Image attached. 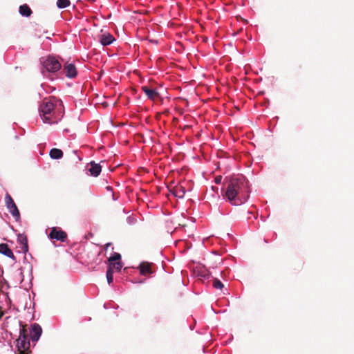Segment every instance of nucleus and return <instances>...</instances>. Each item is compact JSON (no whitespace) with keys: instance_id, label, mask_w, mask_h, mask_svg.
<instances>
[{"instance_id":"nucleus-23","label":"nucleus","mask_w":354,"mask_h":354,"mask_svg":"<svg viewBox=\"0 0 354 354\" xmlns=\"http://www.w3.org/2000/svg\"><path fill=\"white\" fill-rule=\"evenodd\" d=\"M214 182L216 183V184H221V182H222V176H218L215 178L214 179Z\"/></svg>"},{"instance_id":"nucleus-21","label":"nucleus","mask_w":354,"mask_h":354,"mask_svg":"<svg viewBox=\"0 0 354 354\" xmlns=\"http://www.w3.org/2000/svg\"><path fill=\"white\" fill-rule=\"evenodd\" d=\"M113 272L111 268H108L106 271V279L109 284H111L113 281Z\"/></svg>"},{"instance_id":"nucleus-14","label":"nucleus","mask_w":354,"mask_h":354,"mask_svg":"<svg viewBox=\"0 0 354 354\" xmlns=\"http://www.w3.org/2000/svg\"><path fill=\"white\" fill-rule=\"evenodd\" d=\"M32 10L27 4H24L19 6V13L24 17H30L32 14Z\"/></svg>"},{"instance_id":"nucleus-3","label":"nucleus","mask_w":354,"mask_h":354,"mask_svg":"<svg viewBox=\"0 0 354 354\" xmlns=\"http://www.w3.org/2000/svg\"><path fill=\"white\" fill-rule=\"evenodd\" d=\"M42 72L44 73V70L45 69L47 72L49 73H55L61 69L62 65L55 57L48 56L46 59H44L42 62Z\"/></svg>"},{"instance_id":"nucleus-15","label":"nucleus","mask_w":354,"mask_h":354,"mask_svg":"<svg viewBox=\"0 0 354 354\" xmlns=\"http://www.w3.org/2000/svg\"><path fill=\"white\" fill-rule=\"evenodd\" d=\"M49 155L53 159H59L63 156V151L57 148H53L50 151Z\"/></svg>"},{"instance_id":"nucleus-7","label":"nucleus","mask_w":354,"mask_h":354,"mask_svg":"<svg viewBox=\"0 0 354 354\" xmlns=\"http://www.w3.org/2000/svg\"><path fill=\"white\" fill-rule=\"evenodd\" d=\"M153 266V263H149L147 261L141 262L138 266L140 274L143 276H147L148 274H153L154 272V271L152 269Z\"/></svg>"},{"instance_id":"nucleus-1","label":"nucleus","mask_w":354,"mask_h":354,"mask_svg":"<svg viewBox=\"0 0 354 354\" xmlns=\"http://www.w3.org/2000/svg\"><path fill=\"white\" fill-rule=\"evenodd\" d=\"M222 189L223 196L234 205L245 203L248 197V182L243 176H227L224 180Z\"/></svg>"},{"instance_id":"nucleus-17","label":"nucleus","mask_w":354,"mask_h":354,"mask_svg":"<svg viewBox=\"0 0 354 354\" xmlns=\"http://www.w3.org/2000/svg\"><path fill=\"white\" fill-rule=\"evenodd\" d=\"M185 194V188L182 186L176 187L174 192V194L178 198H183Z\"/></svg>"},{"instance_id":"nucleus-24","label":"nucleus","mask_w":354,"mask_h":354,"mask_svg":"<svg viewBox=\"0 0 354 354\" xmlns=\"http://www.w3.org/2000/svg\"><path fill=\"white\" fill-rule=\"evenodd\" d=\"M111 245V243H108L105 245L104 249L106 250Z\"/></svg>"},{"instance_id":"nucleus-10","label":"nucleus","mask_w":354,"mask_h":354,"mask_svg":"<svg viewBox=\"0 0 354 354\" xmlns=\"http://www.w3.org/2000/svg\"><path fill=\"white\" fill-rule=\"evenodd\" d=\"M115 40L113 36L110 33L102 34L100 36V41L103 46H108Z\"/></svg>"},{"instance_id":"nucleus-12","label":"nucleus","mask_w":354,"mask_h":354,"mask_svg":"<svg viewBox=\"0 0 354 354\" xmlns=\"http://www.w3.org/2000/svg\"><path fill=\"white\" fill-rule=\"evenodd\" d=\"M0 253L4 254L5 256L9 258L15 259V256L12 251L9 248L8 245L6 243L0 244Z\"/></svg>"},{"instance_id":"nucleus-2","label":"nucleus","mask_w":354,"mask_h":354,"mask_svg":"<svg viewBox=\"0 0 354 354\" xmlns=\"http://www.w3.org/2000/svg\"><path fill=\"white\" fill-rule=\"evenodd\" d=\"M59 101L55 97L45 98L39 106V113L43 122L48 124L57 123L63 117V111Z\"/></svg>"},{"instance_id":"nucleus-11","label":"nucleus","mask_w":354,"mask_h":354,"mask_svg":"<svg viewBox=\"0 0 354 354\" xmlns=\"http://www.w3.org/2000/svg\"><path fill=\"white\" fill-rule=\"evenodd\" d=\"M18 242L21 245V250L26 254L28 251V239L24 234H19Z\"/></svg>"},{"instance_id":"nucleus-5","label":"nucleus","mask_w":354,"mask_h":354,"mask_svg":"<svg viewBox=\"0 0 354 354\" xmlns=\"http://www.w3.org/2000/svg\"><path fill=\"white\" fill-rule=\"evenodd\" d=\"M48 236L50 239H56L62 242H64L67 239L66 232L56 227L51 229Z\"/></svg>"},{"instance_id":"nucleus-13","label":"nucleus","mask_w":354,"mask_h":354,"mask_svg":"<svg viewBox=\"0 0 354 354\" xmlns=\"http://www.w3.org/2000/svg\"><path fill=\"white\" fill-rule=\"evenodd\" d=\"M102 170V167L99 164H96L93 162L91 163V167L89 169V171L91 174L93 176H97Z\"/></svg>"},{"instance_id":"nucleus-18","label":"nucleus","mask_w":354,"mask_h":354,"mask_svg":"<svg viewBox=\"0 0 354 354\" xmlns=\"http://www.w3.org/2000/svg\"><path fill=\"white\" fill-rule=\"evenodd\" d=\"M29 336L30 333L28 332L26 326H23L22 328L20 329L19 338H29Z\"/></svg>"},{"instance_id":"nucleus-4","label":"nucleus","mask_w":354,"mask_h":354,"mask_svg":"<svg viewBox=\"0 0 354 354\" xmlns=\"http://www.w3.org/2000/svg\"><path fill=\"white\" fill-rule=\"evenodd\" d=\"M6 206L8 209H9L10 213L16 218H18L20 217L19 211L15 203L12 198L7 194L5 198Z\"/></svg>"},{"instance_id":"nucleus-8","label":"nucleus","mask_w":354,"mask_h":354,"mask_svg":"<svg viewBox=\"0 0 354 354\" xmlns=\"http://www.w3.org/2000/svg\"><path fill=\"white\" fill-rule=\"evenodd\" d=\"M63 71L68 78H74L77 75L76 67L71 63H66L64 65Z\"/></svg>"},{"instance_id":"nucleus-9","label":"nucleus","mask_w":354,"mask_h":354,"mask_svg":"<svg viewBox=\"0 0 354 354\" xmlns=\"http://www.w3.org/2000/svg\"><path fill=\"white\" fill-rule=\"evenodd\" d=\"M141 88L149 99L155 101L160 98V94L155 89L151 88L146 86H142Z\"/></svg>"},{"instance_id":"nucleus-6","label":"nucleus","mask_w":354,"mask_h":354,"mask_svg":"<svg viewBox=\"0 0 354 354\" xmlns=\"http://www.w3.org/2000/svg\"><path fill=\"white\" fill-rule=\"evenodd\" d=\"M41 333V327L38 324L35 323L32 325L31 329L30 330L29 338L31 339L32 342L35 343L39 340Z\"/></svg>"},{"instance_id":"nucleus-20","label":"nucleus","mask_w":354,"mask_h":354,"mask_svg":"<svg viewBox=\"0 0 354 354\" xmlns=\"http://www.w3.org/2000/svg\"><path fill=\"white\" fill-rule=\"evenodd\" d=\"M109 262L121 261V255L119 253L115 252L113 256L108 259Z\"/></svg>"},{"instance_id":"nucleus-22","label":"nucleus","mask_w":354,"mask_h":354,"mask_svg":"<svg viewBox=\"0 0 354 354\" xmlns=\"http://www.w3.org/2000/svg\"><path fill=\"white\" fill-rule=\"evenodd\" d=\"M213 287L216 289H222L223 288V284L220 280L215 278L213 280Z\"/></svg>"},{"instance_id":"nucleus-19","label":"nucleus","mask_w":354,"mask_h":354,"mask_svg":"<svg viewBox=\"0 0 354 354\" xmlns=\"http://www.w3.org/2000/svg\"><path fill=\"white\" fill-rule=\"evenodd\" d=\"M70 5L69 0H57V6L59 8H65Z\"/></svg>"},{"instance_id":"nucleus-16","label":"nucleus","mask_w":354,"mask_h":354,"mask_svg":"<svg viewBox=\"0 0 354 354\" xmlns=\"http://www.w3.org/2000/svg\"><path fill=\"white\" fill-rule=\"evenodd\" d=\"M122 268V261L109 262L108 268H111V270H115L120 272Z\"/></svg>"}]
</instances>
